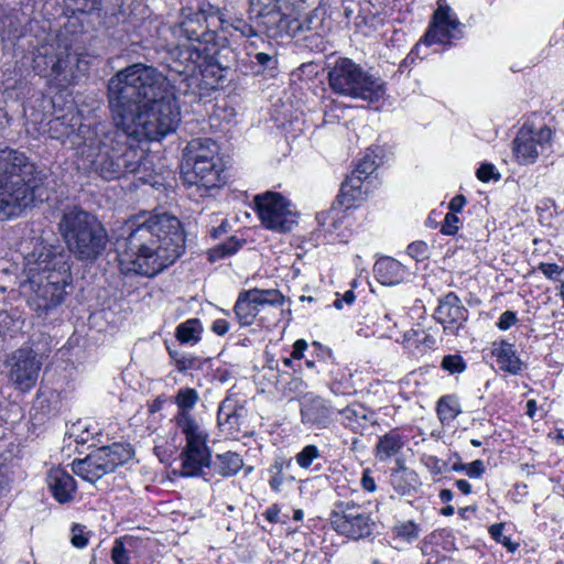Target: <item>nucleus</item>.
<instances>
[{
	"mask_svg": "<svg viewBox=\"0 0 564 564\" xmlns=\"http://www.w3.org/2000/svg\"><path fill=\"white\" fill-rule=\"evenodd\" d=\"M115 127L104 132L90 170L105 181L140 171L143 153L130 141L159 140L176 130L181 110L167 77L151 65L135 63L108 82Z\"/></svg>",
	"mask_w": 564,
	"mask_h": 564,
	"instance_id": "f257e3e1",
	"label": "nucleus"
},
{
	"mask_svg": "<svg viewBox=\"0 0 564 564\" xmlns=\"http://www.w3.org/2000/svg\"><path fill=\"white\" fill-rule=\"evenodd\" d=\"M127 236L118 240L119 262L126 273L153 278L185 250L182 224L169 213L135 217L127 224Z\"/></svg>",
	"mask_w": 564,
	"mask_h": 564,
	"instance_id": "f03ea898",
	"label": "nucleus"
},
{
	"mask_svg": "<svg viewBox=\"0 0 564 564\" xmlns=\"http://www.w3.org/2000/svg\"><path fill=\"white\" fill-rule=\"evenodd\" d=\"M68 256L53 246H41L28 258L32 295L30 305L39 313L55 308L65 300L69 285L70 265Z\"/></svg>",
	"mask_w": 564,
	"mask_h": 564,
	"instance_id": "7ed1b4c3",
	"label": "nucleus"
},
{
	"mask_svg": "<svg viewBox=\"0 0 564 564\" xmlns=\"http://www.w3.org/2000/svg\"><path fill=\"white\" fill-rule=\"evenodd\" d=\"M45 175L17 149H0V220L18 215L34 200Z\"/></svg>",
	"mask_w": 564,
	"mask_h": 564,
	"instance_id": "20e7f679",
	"label": "nucleus"
},
{
	"mask_svg": "<svg viewBox=\"0 0 564 564\" xmlns=\"http://www.w3.org/2000/svg\"><path fill=\"white\" fill-rule=\"evenodd\" d=\"M282 0H248L250 18L270 37L299 36L316 31L322 21L316 10L304 12L299 7L285 4Z\"/></svg>",
	"mask_w": 564,
	"mask_h": 564,
	"instance_id": "39448f33",
	"label": "nucleus"
},
{
	"mask_svg": "<svg viewBox=\"0 0 564 564\" xmlns=\"http://www.w3.org/2000/svg\"><path fill=\"white\" fill-rule=\"evenodd\" d=\"M58 231L68 251L79 261H96L108 243V234L102 224L95 215L79 207L64 210Z\"/></svg>",
	"mask_w": 564,
	"mask_h": 564,
	"instance_id": "423d86ee",
	"label": "nucleus"
},
{
	"mask_svg": "<svg viewBox=\"0 0 564 564\" xmlns=\"http://www.w3.org/2000/svg\"><path fill=\"white\" fill-rule=\"evenodd\" d=\"M329 87L338 95L379 102L386 95L384 82L349 58H338L328 72Z\"/></svg>",
	"mask_w": 564,
	"mask_h": 564,
	"instance_id": "0eeeda50",
	"label": "nucleus"
},
{
	"mask_svg": "<svg viewBox=\"0 0 564 564\" xmlns=\"http://www.w3.org/2000/svg\"><path fill=\"white\" fill-rule=\"evenodd\" d=\"M257 215L262 226L278 232H289L297 224L296 213L280 193L268 191L253 197Z\"/></svg>",
	"mask_w": 564,
	"mask_h": 564,
	"instance_id": "6e6552de",
	"label": "nucleus"
},
{
	"mask_svg": "<svg viewBox=\"0 0 564 564\" xmlns=\"http://www.w3.org/2000/svg\"><path fill=\"white\" fill-rule=\"evenodd\" d=\"M330 523L336 532L352 540L372 534L375 521L361 506L341 502L330 514Z\"/></svg>",
	"mask_w": 564,
	"mask_h": 564,
	"instance_id": "1a4fd4ad",
	"label": "nucleus"
},
{
	"mask_svg": "<svg viewBox=\"0 0 564 564\" xmlns=\"http://www.w3.org/2000/svg\"><path fill=\"white\" fill-rule=\"evenodd\" d=\"M83 33L70 32L64 28L56 36L55 53L50 56L51 70L56 76L67 79V73L73 75V67L80 68V56L85 52Z\"/></svg>",
	"mask_w": 564,
	"mask_h": 564,
	"instance_id": "9d476101",
	"label": "nucleus"
},
{
	"mask_svg": "<svg viewBox=\"0 0 564 564\" xmlns=\"http://www.w3.org/2000/svg\"><path fill=\"white\" fill-rule=\"evenodd\" d=\"M9 381L15 389L26 392L37 382L42 368V359L31 348H20L6 360Z\"/></svg>",
	"mask_w": 564,
	"mask_h": 564,
	"instance_id": "9b49d317",
	"label": "nucleus"
},
{
	"mask_svg": "<svg viewBox=\"0 0 564 564\" xmlns=\"http://www.w3.org/2000/svg\"><path fill=\"white\" fill-rule=\"evenodd\" d=\"M283 301L284 296L275 289H251L239 293L234 312L241 326H250L265 305L279 306Z\"/></svg>",
	"mask_w": 564,
	"mask_h": 564,
	"instance_id": "f8f14e48",
	"label": "nucleus"
},
{
	"mask_svg": "<svg viewBox=\"0 0 564 564\" xmlns=\"http://www.w3.org/2000/svg\"><path fill=\"white\" fill-rule=\"evenodd\" d=\"M181 177L187 186H195L200 196L208 193L209 189L218 188L225 184L221 170L216 160L213 161H183Z\"/></svg>",
	"mask_w": 564,
	"mask_h": 564,
	"instance_id": "ddd939ff",
	"label": "nucleus"
},
{
	"mask_svg": "<svg viewBox=\"0 0 564 564\" xmlns=\"http://www.w3.org/2000/svg\"><path fill=\"white\" fill-rule=\"evenodd\" d=\"M464 25L453 13L446 0L437 1V9L433 13L432 22L424 36L426 44H451L452 40L463 36Z\"/></svg>",
	"mask_w": 564,
	"mask_h": 564,
	"instance_id": "4468645a",
	"label": "nucleus"
},
{
	"mask_svg": "<svg viewBox=\"0 0 564 564\" xmlns=\"http://www.w3.org/2000/svg\"><path fill=\"white\" fill-rule=\"evenodd\" d=\"M552 138V131L543 126L538 131L520 130L513 140V154L519 164H532L545 150Z\"/></svg>",
	"mask_w": 564,
	"mask_h": 564,
	"instance_id": "2eb2a0df",
	"label": "nucleus"
},
{
	"mask_svg": "<svg viewBox=\"0 0 564 564\" xmlns=\"http://www.w3.org/2000/svg\"><path fill=\"white\" fill-rule=\"evenodd\" d=\"M207 50V46L200 47L194 43L181 41L169 51L166 66L170 72L185 76V79L194 77Z\"/></svg>",
	"mask_w": 564,
	"mask_h": 564,
	"instance_id": "dca6fc26",
	"label": "nucleus"
},
{
	"mask_svg": "<svg viewBox=\"0 0 564 564\" xmlns=\"http://www.w3.org/2000/svg\"><path fill=\"white\" fill-rule=\"evenodd\" d=\"M178 36L183 37L182 41L184 42L204 47L214 40L215 33L209 30L206 13L204 11H196L188 14L180 23Z\"/></svg>",
	"mask_w": 564,
	"mask_h": 564,
	"instance_id": "f3484780",
	"label": "nucleus"
},
{
	"mask_svg": "<svg viewBox=\"0 0 564 564\" xmlns=\"http://www.w3.org/2000/svg\"><path fill=\"white\" fill-rule=\"evenodd\" d=\"M333 410L329 403L321 397H307L301 404V421L312 429H328L333 422Z\"/></svg>",
	"mask_w": 564,
	"mask_h": 564,
	"instance_id": "a211bd4d",
	"label": "nucleus"
},
{
	"mask_svg": "<svg viewBox=\"0 0 564 564\" xmlns=\"http://www.w3.org/2000/svg\"><path fill=\"white\" fill-rule=\"evenodd\" d=\"M341 423L354 433L364 434L365 431L376 423L373 411L360 403H351L338 411Z\"/></svg>",
	"mask_w": 564,
	"mask_h": 564,
	"instance_id": "6ab92c4d",
	"label": "nucleus"
},
{
	"mask_svg": "<svg viewBox=\"0 0 564 564\" xmlns=\"http://www.w3.org/2000/svg\"><path fill=\"white\" fill-rule=\"evenodd\" d=\"M47 486L53 497L61 503L73 499L76 491V481L73 476L61 467L52 468L46 477Z\"/></svg>",
	"mask_w": 564,
	"mask_h": 564,
	"instance_id": "aec40b11",
	"label": "nucleus"
},
{
	"mask_svg": "<svg viewBox=\"0 0 564 564\" xmlns=\"http://www.w3.org/2000/svg\"><path fill=\"white\" fill-rule=\"evenodd\" d=\"M434 317L441 324H456L459 327L467 321V310L462 305L459 297L451 292L440 301Z\"/></svg>",
	"mask_w": 564,
	"mask_h": 564,
	"instance_id": "412c9836",
	"label": "nucleus"
},
{
	"mask_svg": "<svg viewBox=\"0 0 564 564\" xmlns=\"http://www.w3.org/2000/svg\"><path fill=\"white\" fill-rule=\"evenodd\" d=\"M72 470L75 475L91 484L109 474L98 449H95L83 459H75L72 463Z\"/></svg>",
	"mask_w": 564,
	"mask_h": 564,
	"instance_id": "4be33fe9",
	"label": "nucleus"
},
{
	"mask_svg": "<svg viewBox=\"0 0 564 564\" xmlns=\"http://www.w3.org/2000/svg\"><path fill=\"white\" fill-rule=\"evenodd\" d=\"M182 475L187 477L200 475L203 467L210 464V453L206 444L192 447L186 445L181 454Z\"/></svg>",
	"mask_w": 564,
	"mask_h": 564,
	"instance_id": "5701e85b",
	"label": "nucleus"
},
{
	"mask_svg": "<svg viewBox=\"0 0 564 564\" xmlns=\"http://www.w3.org/2000/svg\"><path fill=\"white\" fill-rule=\"evenodd\" d=\"M366 194L367 189H364V182L360 181V177L347 176L341 184L336 204L343 210H347L352 208L356 203L364 200Z\"/></svg>",
	"mask_w": 564,
	"mask_h": 564,
	"instance_id": "b1692460",
	"label": "nucleus"
},
{
	"mask_svg": "<svg viewBox=\"0 0 564 564\" xmlns=\"http://www.w3.org/2000/svg\"><path fill=\"white\" fill-rule=\"evenodd\" d=\"M174 420L177 427L186 437V445L195 447L206 444L207 434L202 430L191 413H176Z\"/></svg>",
	"mask_w": 564,
	"mask_h": 564,
	"instance_id": "393cba45",
	"label": "nucleus"
},
{
	"mask_svg": "<svg viewBox=\"0 0 564 564\" xmlns=\"http://www.w3.org/2000/svg\"><path fill=\"white\" fill-rule=\"evenodd\" d=\"M105 465L110 473L115 471L118 466L123 465L132 458L133 451L129 444L113 443L109 446L97 448Z\"/></svg>",
	"mask_w": 564,
	"mask_h": 564,
	"instance_id": "a878e982",
	"label": "nucleus"
},
{
	"mask_svg": "<svg viewBox=\"0 0 564 564\" xmlns=\"http://www.w3.org/2000/svg\"><path fill=\"white\" fill-rule=\"evenodd\" d=\"M378 280L384 285H395L404 278V267L397 260L386 257L375 263Z\"/></svg>",
	"mask_w": 564,
	"mask_h": 564,
	"instance_id": "bb28decb",
	"label": "nucleus"
},
{
	"mask_svg": "<svg viewBox=\"0 0 564 564\" xmlns=\"http://www.w3.org/2000/svg\"><path fill=\"white\" fill-rule=\"evenodd\" d=\"M492 355L496 356L497 364L501 370L512 375L520 372L522 362L516 355L511 344L503 340L494 343Z\"/></svg>",
	"mask_w": 564,
	"mask_h": 564,
	"instance_id": "cd10ccee",
	"label": "nucleus"
},
{
	"mask_svg": "<svg viewBox=\"0 0 564 564\" xmlns=\"http://www.w3.org/2000/svg\"><path fill=\"white\" fill-rule=\"evenodd\" d=\"M218 145L212 139H194L187 147L184 161H213L217 160Z\"/></svg>",
	"mask_w": 564,
	"mask_h": 564,
	"instance_id": "c85d7f7f",
	"label": "nucleus"
},
{
	"mask_svg": "<svg viewBox=\"0 0 564 564\" xmlns=\"http://www.w3.org/2000/svg\"><path fill=\"white\" fill-rule=\"evenodd\" d=\"M197 72H199L202 77L206 80L207 85L214 87L223 85L226 82L228 67L220 66L216 58L210 56L206 51Z\"/></svg>",
	"mask_w": 564,
	"mask_h": 564,
	"instance_id": "c756f323",
	"label": "nucleus"
},
{
	"mask_svg": "<svg viewBox=\"0 0 564 564\" xmlns=\"http://www.w3.org/2000/svg\"><path fill=\"white\" fill-rule=\"evenodd\" d=\"M402 447L403 441L400 434L391 431L379 438L376 445V457L384 462L398 454Z\"/></svg>",
	"mask_w": 564,
	"mask_h": 564,
	"instance_id": "7c9ffc66",
	"label": "nucleus"
},
{
	"mask_svg": "<svg viewBox=\"0 0 564 564\" xmlns=\"http://www.w3.org/2000/svg\"><path fill=\"white\" fill-rule=\"evenodd\" d=\"M243 466V460L239 454L227 452L216 456L214 469L224 477L236 475Z\"/></svg>",
	"mask_w": 564,
	"mask_h": 564,
	"instance_id": "2f4dec72",
	"label": "nucleus"
},
{
	"mask_svg": "<svg viewBox=\"0 0 564 564\" xmlns=\"http://www.w3.org/2000/svg\"><path fill=\"white\" fill-rule=\"evenodd\" d=\"M202 332L200 321L198 318H189L176 327L175 337L182 344H196L200 340Z\"/></svg>",
	"mask_w": 564,
	"mask_h": 564,
	"instance_id": "473e14b6",
	"label": "nucleus"
},
{
	"mask_svg": "<svg viewBox=\"0 0 564 564\" xmlns=\"http://www.w3.org/2000/svg\"><path fill=\"white\" fill-rule=\"evenodd\" d=\"M436 412L440 421L444 424L454 421L462 409L455 395H444L437 401Z\"/></svg>",
	"mask_w": 564,
	"mask_h": 564,
	"instance_id": "72a5a7b5",
	"label": "nucleus"
},
{
	"mask_svg": "<svg viewBox=\"0 0 564 564\" xmlns=\"http://www.w3.org/2000/svg\"><path fill=\"white\" fill-rule=\"evenodd\" d=\"M341 212L343 209L335 202L328 210L316 215L318 226L329 232L337 229L343 218Z\"/></svg>",
	"mask_w": 564,
	"mask_h": 564,
	"instance_id": "f704fd0d",
	"label": "nucleus"
},
{
	"mask_svg": "<svg viewBox=\"0 0 564 564\" xmlns=\"http://www.w3.org/2000/svg\"><path fill=\"white\" fill-rule=\"evenodd\" d=\"M74 11L91 13L94 11H108L116 6V0H70Z\"/></svg>",
	"mask_w": 564,
	"mask_h": 564,
	"instance_id": "c9c22d12",
	"label": "nucleus"
},
{
	"mask_svg": "<svg viewBox=\"0 0 564 564\" xmlns=\"http://www.w3.org/2000/svg\"><path fill=\"white\" fill-rule=\"evenodd\" d=\"M175 404L178 408L177 413H189L199 400L198 392L193 388H182L175 395Z\"/></svg>",
	"mask_w": 564,
	"mask_h": 564,
	"instance_id": "e433bc0d",
	"label": "nucleus"
},
{
	"mask_svg": "<svg viewBox=\"0 0 564 564\" xmlns=\"http://www.w3.org/2000/svg\"><path fill=\"white\" fill-rule=\"evenodd\" d=\"M291 465V460H283L282 458H276L273 464L268 469L271 478L269 480L270 488L276 492L281 490V487L284 482V468H289Z\"/></svg>",
	"mask_w": 564,
	"mask_h": 564,
	"instance_id": "4c0bfd02",
	"label": "nucleus"
},
{
	"mask_svg": "<svg viewBox=\"0 0 564 564\" xmlns=\"http://www.w3.org/2000/svg\"><path fill=\"white\" fill-rule=\"evenodd\" d=\"M241 243L236 240L234 237L220 243L209 250V260L216 261L227 256L234 254L239 248Z\"/></svg>",
	"mask_w": 564,
	"mask_h": 564,
	"instance_id": "58836bf2",
	"label": "nucleus"
},
{
	"mask_svg": "<svg viewBox=\"0 0 564 564\" xmlns=\"http://www.w3.org/2000/svg\"><path fill=\"white\" fill-rule=\"evenodd\" d=\"M321 457V452L316 445H306L295 456L297 465L303 469H308L313 463Z\"/></svg>",
	"mask_w": 564,
	"mask_h": 564,
	"instance_id": "ea45409f",
	"label": "nucleus"
},
{
	"mask_svg": "<svg viewBox=\"0 0 564 564\" xmlns=\"http://www.w3.org/2000/svg\"><path fill=\"white\" fill-rule=\"evenodd\" d=\"M378 165L369 155H366L361 161L358 162L356 169L349 176L360 177L361 182H365L376 170Z\"/></svg>",
	"mask_w": 564,
	"mask_h": 564,
	"instance_id": "a19ab883",
	"label": "nucleus"
},
{
	"mask_svg": "<svg viewBox=\"0 0 564 564\" xmlns=\"http://www.w3.org/2000/svg\"><path fill=\"white\" fill-rule=\"evenodd\" d=\"M393 533L406 542H411L419 536V528L413 521H405L393 528Z\"/></svg>",
	"mask_w": 564,
	"mask_h": 564,
	"instance_id": "79ce46f5",
	"label": "nucleus"
},
{
	"mask_svg": "<svg viewBox=\"0 0 564 564\" xmlns=\"http://www.w3.org/2000/svg\"><path fill=\"white\" fill-rule=\"evenodd\" d=\"M505 523H495L489 528L491 538L501 543L509 552H514L519 544L511 541L509 536L503 535Z\"/></svg>",
	"mask_w": 564,
	"mask_h": 564,
	"instance_id": "37998d69",
	"label": "nucleus"
},
{
	"mask_svg": "<svg viewBox=\"0 0 564 564\" xmlns=\"http://www.w3.org/2000/svg\"><path fill=\"white\" fill-rule=\"evenodd\" d=\"M442 368L449 373H460L466 369V364L459 355H448L443 358Z\"/></svg>",
	"mask_w": 564,
	"mask_h": 564,
	"instance_id": "c03bdc74",
	"label": "nucleus"
},
{
	"mask_svg": "<svg viewBox=\"0 0 564 564\" xmlns=\"http://www.w3.org/2000/svg\"><path fill=\"white\" fill-rule=\"evenodd\" d=\"M111 560L115 564H130L129 551L121 539H117L111 550Z\"/></svg>",
	"mask_w": 564,
	"mask_h": 564,
	"instance_id": "a18cd8bd",
	"label": "nucleus"
},
{
	"mask_svg": "<svg viewBox=\"0 0 564 564\" xmlns=\"http://www.w3.org/2000/svg\"><path fill=\"white\" fill-rule=\"evenodd\" d=\"M406 252L416 261H422L429 257V247L424 241H414L408 246Z\"/></svg>",
	"mask_w": 564,
	"mask_h": 564,
	"instance_id": "49530a36",
	"label": "nucleus"
},
{
	"mask_svg": "<svg viewBox=\"0 0 564 564\" xmlns=\"http://www.w3.org/2000/svg\"><path fill=\"white\" fill-rule=\"evenodd\" d=\"M458 224L459 218L455 213H447L443 221L441 232L448 236L455 235L459 228Z\"/></svg>",
	"mask_w": 564,
	"mask_h": 564,
	"instance_id": "de8ad7c7",
	"label": "nucleus"
},
{
	"mask_svg": "<svg viewBox=\"0 0 564 564\" xmlns=\"http://www.w3.org/2000/svg\"><path fill=\"white\" fill-rule=\"evenodd\" d=\"M476 175L481 182H488L491 178L499 180L500 175L495 173V166L490 163H484L477 170Z\"/></svg>",
	"mask_w": 564,
	"mask_h": 564,
	"instance_id": "09e8293b",
	"label": "nucleus"
},
{
	"mask_svg": "<svg viewBox=\"0 0 564 564\" xmlns=\"http://www.w3.org/2000/svg\"><path fill=\"white\" fill-rule=\"evenodd\" d=\"M254 61L258 65H260L263 69H274L276 66V58L272 54H268L264 52H259L254 55Z\"/></svg>",
	"mask_w": 564,
	"mask_h": 564,
	"instance_id": "8fccbe9b",
	"label": "nucleus"
},
{
	"mask_svg": "<svg viewBox=\"0 0 564 564\" xmlns=\"http://www.w3.org/2000/svg\"><path fill=\"white\" fill-rule=\"evenodd\" d=\"M72 544L75 546V547H78V549H83L87 545L88 543V536L87 534L85 533L84 531V528L80 527V525H75L73 528V535H72V540H70Z\"/></svg>",
	"mask_w": 564,
	"mask_h": 564,
	"instance_id": "3c124183",
	"label": "nucleus"
},
{
	"mask_svg": "<svg viewBox=\"0 0 564 564\" xmlns=\"http://www.w3.org/2000/svg\"><path fill=\"white\" fill-rule=\"evenodd\" d=\"M198 359L191 355H183L180 359L176 360V369L180 372H185L189 369H194L197 367Z\"/></svg>",
	"mask_w": 564,
	"mask_h": 564,
	"instance_id": "603ef678",
	"label": "nucleus"
},
{
	"mask_svg": "<svg viewBox=\"0 0 564 564\" xmlns=\"http://www.w3.org/2000/svg\"><path fill=\"white\" fill-rule=\"evenodd\" d=\"M425 465L436 475H441L448 470V464L435 456H429L425 460Z\"/></svg>",
	"mask_w": 564,
	"mask_h": 564,
	"instance_id": "864d4df0",
	"label": "nucleus"
},
{
	"mask_svg": "<svg viewBox=\"0 0 564 564\" xmlns=\"http://www.w3.org/2000/svg\"><path fill=\"white\" fill-rule=\"evenodd\" d=\"M518 318L514 312L506 311L500 315L498 327L502 330L509 329L512 325L517 323Z\"/></svg>",
	"mask_w": 564,
	"mask_h": 564,
	"instance_id": "5fc2aeb1",
	"label": "nucleus"
},
{
	"mask_svg": "<svg viewBox=\"0 0 564 564\" xmlns=\"http://www.w3.org/2000/svg\"><path fill=\"white\" fill-rule=\"evenodd\" d=\"M485 473L484 462L480 459H476L470 464L466 465V474L470 478H479Z\"/></svg>",
	"mask_w": 564,
	"mask_h": 564,
	"instance_id": "6e6d98bb",
	"label": "nucleus"
},
{
	"mask_svg": "<svg viewBox=\"0 0 564 564\" xmlns=\"http://www.w3.org/2000/svg\"><path fill=\"white\" fill-rule=\"evenodd\" d=\"M234 412L231 411V405L229 400H224L218 409V422L219 424L229 423L230 417Z\"/></svg>",
	"mask_w": 564,
	"mask_h": 564,
	"instance_id": "4d7b16f0",
	"label": "nucleus"
},
{
	"mask_svg": "<svg viewBox=\"0 0 564 564\" xmlns=\"http://www.w3.org/2000/svg\"><path fill=\"white\" fill-rule=\"evenodd\" d=\"M15 326V319L7 311H0V334H4Z\"/></svg>",
	"mask_w": 564,
	"mask_h": 564,
	"instance_id": "13d9d810",
	"label": "nucleus"
},
{
	"mask_svg": "<svg viewBox=\"0 0 564 564\" xmlns=\"http://www.w3.org/2000/svg\"><path fill=\"white\" fill-rule=\"evenodd\" d=\"M538 269L549 279H554L555 275L562 272V268H560L556 263L541 262Z\"/></svg>",
	"mask_w": 564,
	"mask_h": 564,
	"instance_id": "bf43d9fd",
	"label": "nucleus"
},
{
	"mask_svg": "<svg viewBox=\"0 0 564 564\" xmlns=\"http://www.w3.org/2000/svg\"><path fill=\"white\" fill-rule=\"evenodd\" d=\"M361 486L365 490L372 492L376 490V481L370 474L369 469H365L361 477Z\"/></svg>",
	"mask_w": 564,
	"mask_h": 564,
	"instance_id": "052dcab7",
	"label": "nucleus"
},
{
	"mask_svg": "<svg viewBox=\"0 0 564 564\" xmlns=\"http://www.w3.org/2000/svg\"><path fill=\"white\" fill-rule=\"evenodd\" d=\"M212 330L215 334L223 336L229 330V323L223 318L216 319L212 325Z\"/></svg>",
	"mask_w": 564,
	"mask_h": 564,
	"instance_id": "680f3d73",
	"label": "nucleus"
},
{
	"mask_svg": "<svg viewBox=\"0 0 564 564\" xmlns=\"http://www.w3.org/2000/svg\"><path fill=\"white\" fill-rule=\"evenodd\" d=\"M306 348L307 343L304 339H297L293 345V351L291 354V357L294 359H301Z\"/></svg>",
	"mask_w": 564,
	"mask_h": 564,
	"instance_id": "e2e57ef3",
	"label": "nucleus"
},
{
	"mask_svg": "<svg viewBox=\"0 0 564 564\" xmlns=\"http://www.w3.org/2000/svg\"><path fill=\"white\" fill-rule=\"evenodd\" d=\"M465 203L466 198L463 195H456L455 197H453L452 200L449 202L451 213L460 212Z\"/></svg>",
	"mask_w": 564,
	"mask_h": 564,
	"instance_id": "0e129e2a",
	"label": "nucleus"
},
{
	"mask_svg": "<svg viewBox=\"0 0 564 564\" xmlns=\"http://www.w3.org/2000/svg\"><path fill=\"white\" fill-rule=\"evenodd\" d=\"M240 26H236L237 30H240V32L242 33V35L247 36V37H250V36H253V35H257V32L254 30V28L252 25H249L245 22H239Z\"/></svg>",
	"mask_w": 564,
	"mask_h": 564,
	"instance_id": "69168bd1",
	"label": "nucleus"
},
{
	"mask_svg": "<svg viewBox=\"0 0 564 564\" xmlns=\"http://www.w3.org/2000/svg\"><path fill=\"white\" fill-rule=\"evenodd\" d=\"M279 513L280 510L276 506H272L264 512V517L270 522H278L279 521Z\"/></svg>",
	"mask_w": 564,
	"mask_h": 564,
	"instance_id": "338daca9",
	"label": "nucleus"
},
{
	"mask_svg": "<svg viewBox=\"0 0 564 564\" xmlns=\"http://www.w3.org/2000/svg\"><path fill=\"white\" fill-rule=\"evenodd\" d=\"M455 486L465 495L471 492V485L465 479L456 480Z\"/></svg>",
	"mask_w": 564,
	"mask_h": 564,
	"instance_id": "774afa93",
	"label": "nucleus"
}]
</instances>
